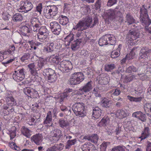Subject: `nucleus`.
Here are the masks:
<instances>
[{
	"mask_svg": "<svg viewBox=\"0 0 151 151\" xmlns=\"http://www.w3.org/2000/svg\"><path fill=\"white\" fill-rule=\"evenodd\" d=\"M92 21V18L88 17L79 21L73 28V29L78 31L76 34V37H81V35L82 33L81 32L88 28L90 26V24Z\"/></svg>",
	"mask_w": 151,
	"mask_h": 151,
	"instance_id": "1",
	"label": "nucleus"
},
{
	"mask_svg": "<svg viewBox=\"0 0 151 151\" xmlns=\"http://www.w3.org/2000/svg\"><path fill=\"white\" fill-rule=\"evenodd\" d=\"M58 8L55 5L48 6H45L43 10L44 16L47 19L51 18L58 19L59 17L58 14Z\"/></svg>",
	"mask_w": 151,
	"mask_h": 151,
	"instance_id": "2",
	"label": "nucleus"
},
{
	"mask_svg": "<svg viewBox=\"0 0 151 151\" xmlns=\"http://www.w3.org/2000/svg\"><path fill=\"white\" fill-rule=\"evenodd\" d=\"M139 59L140 65L142 66L147 65L148 61L151 60V49L146 47H143L141 50Z\"/></svg>",
	"mask_w": 151,
	"mask_h": 151,
	"instance_id": "3",
	"label": "nucleus"
},
{
	"mask_svg": "<svg viewBox=\"0 0 151 151\" xmlns=\"http://www.w3.org/2000/svg\"><path fill=\"white\" fill-rule=\"evenodd\" d=\"M140 20L143 25L148 26L151 24V20L149 17L147 9L143 5L139 10Z\"/></svg>",
	"mask_w": 151,
	"mask_h": 151,
	"instance_id": "4",
	"label": "nucleus"
},
{
	"mask_svg": "<svg viewBox=\"0 0 151 151\" xmlns=\"http://www.w3.org/2000/svg\"><path fill=\"white\" fill-rule=\"evenodd\" d=\"M116 39L112 35L106 34L100 38L99 43L100 46L109 44L111 45H114L116 42Z\"/></svg>",
	"mask_w": 151,
	"mask_h": 151,
	"instance_id": "5",
	"label": "nucleus"
},
{
	"mask_svg": "<svg viewBox=\"0 0 151 151\" xmlns=\"http://www.w3.org/2000/svg\"><path fill=\"white\" fill-rule=\"evenodd\" d=\"M116 8L114 9H110L107 13V18L110 20H116L122 22L123 20L122 13Z\"/></svg>",
	"mask_w": 151,
	"mask_h": 151,
	"instance_id": "6",
	"label": "nucleus"
},
{
	"mask_svg": "<svg viewBox=\"0 0 151 151\" xmlns=\"http://www.w3.org/2000/svg\"><path fill=\"white\" fill-rule=\"evenodd\" d=\"M84 79L83 73L81 72L75 73L73 74L69 80V84L74 85L79 84Z\"/></svg>",
	"mask_w": 151,
	"mask_h": 151,
	"instance_id": "7",
	"label": "nucleus"
},
{
	"mask_svg": "<svg viewBox=\"0 0 151 151\" xmlns=\"http://www.w3.org/2000/svg\"><path fill=\"white\" fill-rule=\"evenodd\" d=\"M72 110L75 114L79 117L84 116L85 115L84 106L83 103H76L73 105Z\"/></svg>",
	"mask_w": 151,
	"mask_h": 151,
	"instance_id": "8",
	"label": "nucleus"
},
{
	"mask_svg": "<svg viewBox=\"0 0 151 151\" xmlns=\"http://www.w3.org/2000/svg\"><path fill=\"white\" fill-rule=\"evenodd\" d=\"M140 34L138 30H130L127 35V40L131 45H133L134 43L133 41L139 38Z\"/></svg>",
	"mask_w": 151,
	"mask_h": 151,
	"instance_id": "9",
	"label": "nucleus"
},
{
	"mask_svg": "<svg viewBox=\"0 0 151 151\" xmlns=\"http://www.w3.org/2000/svg\"><path fill=\"white\" fill-rule=\"evenodd\" d=\"M140 34L138 30H130L127 35V40L131 45H133L134 43L133 41L139 38Z\"/></svg>",
	"mask_w": 151,
	"mask_h": 151,
	"instance_id": "10",
	"label": "nucleus"
},
{
	"mask_svg": "<svg viewBox=\"0 0 151 151\" xmlns=\"http://www.w3.org/2000/svg\"><path fill=\"white\" fill-rule=\"evenodd\" d=\"M32 4L27 1L22 0L20 1V6L18 9L19 12H27L30 11L33 8Z\"/></svg>",
	"mask_w": 151,
	"mask_h": 151,
	"instance_id": "11",
	"label": "nucleus"
},
{
	"mask_svg": "<svg viewBox=\"0 0 151 151\" xmlns=\"http://www.w3.org/2000/svg\"><path fill=\"white\" fill-rule=\"evenodd\" d=\"M58 67L63 72L67 73L70 71L73 66L70 62L63 61L59 64Z\"/></svg>",
	"mask_w": 151,
	"mask_h": 151,
	"instance_id": "12",
	"label": "nucleus"
},
{
	"mask_svg": "<svg viewBox=\"0 0 151 151\" xmlns=\"http://www.w3.org/2000/svg\"><path fill=\"white\" fill-rule=\"evenodd\" d=\"M92 82L89 81L81 87L78 91L76 93V94L81 95L85 93L90 91L92 88Z\"/></svg>",
	"mask_w": 151,
	"mask_h": 151,
	"instance_id": "13",
	"label": "nucleus"
},
{
	"mask_svg": "<svg viewBox=\"0 0 151 151\" xmlns=\"http://www.w3.org/2000/svg\"><path fill=\"white\" fill-rule=\"evenodd\" d=\"M50 28L53 33L56 35H59L61 30V27L58 22H52L50 23Z\"/></svg>",
	"mask_w": 151,
	"mask_h": 151,
	"instance_id": "14",
	"label": "nucleus"
},
{
	"mask_svg": "<svg viewBox=\"0 0 151 151\" xmlns=\"http://www.w3.org/2000/svg\"><path fill=\"white\" fill-rule=\"evenodd\" d=\"M31 29L34 32L38 31L41 24L38 19L36 18H32L31 20Z\"/></svg>",
	"mask_w": 151,
	"mask_h": 151,
	"instance_id": "15",
	"label": "nucleus"
},
{
	"mask_svg": "<svg viewBox=\"0 0 151 151\" xmlns=\"http://www.w3.org/2000/svg\"><path fill=\"white\" fill-rule=\"evenodd\" d=\"M23 91L26 95L31 98H36L38 96L37 91L33 88L26 87L24 88Z\"/></svg>",
	"mask_w": 151,
	"mask_h": 151,
	"instance_id": "16",
	"label": "nucleus"
},
{
	"mask_svg": "<svg viewBox=\"0 0 151 151\" xmlns=\"http://www.w3.org/2000/svg\"><path fill=\"white\" fill-rule=\"evenodd\" d=\"M27 67L29 69V71L30 73L32 76H34L35 78L39 76V74L37 72L38 70H37V68L35 66L34 63L29 64L28 65Z\"/></svg>",
	"mask_w": 151,
	"mask_h": 151,
	"instance_id": "17",
	"label": "nucleus"
},
{
	"mask_svg": "<svg viewBox=\"0 0 151 151\" xmlns=\"http://www.w3.org/2000/svg\"><path fill=\"white\" fill-rule=\"evenodd\" d=\"M130 115L129 111L126 109H119L117 110L116 115L120 119L126 117Z\"/></svg>",
	"mask_w": 151,
	"mask_h": 151,
	"instance_id": "18",
	"label": "nucleus"
},
{
	"mask_svg": "<svg viewBox=\"0 0 151 151\" xmlns=\"http://www.w3.org/2000/svg\"><path fill=\"white\" fill-rule=\"evenodd\" d=\"M12 104H4L3 106V112L6 115H8L14 111V106Z\"/></svg>",
	"mask_w": 151,
	"mask_h": 151,
	"instance_id": "19",
	"label": "nucleus"
},
{
	"mask_svg": "<svg viewBox=\"0 0 151 151\" xmlns=\"http://www.w3.org/2000/svg\"><path fill=\"white\" fill-rule=\"evenodd\" d=\"M132 116L138 119L143 122L146 121L145 114L141 111H137L133 113Z\"/></svg>",
	"mask_w": 151,
	"mask_h": 151,
	"instance_id": "20",
	"label": "nucleus"
},
{
	"mask_svg": "<svg viewBox=\"0 0 151 151\" xmlns=\"http://www.w3.org/2000/svg\"><path fill=\"white\" fill-rule=\"evenodd\" d=\"M93 113L92 116L95 119H98L101 116V110L98 106H94L92 107Z\"/></svg>",
	"mask_w": 151,
	"mask_h": 151,
	"instance_id": "21",
	"label": "nucleus"
},
{
	"mask_svg": "<svg viewBox=\"0 0 151 151\" xmlns=\"http://www.w3.org/2000/svg\"><path fill=\"white\" fill-rule=\"evenodd\" d=\"M42 138V135L41 134H38L32 136L31 137V139L36 145H39L41 143Z\"/></svg>",
	"mask_w": 151,
	"mask_h": 151,
	"instance_id": "22",
	"label": "nucleus"
},
{
	"mask_svg": "<svg viewBox=\"0 0 151 151\" xmlns=\"http://www.w3.org/2000/svg\"><path fill=\"white\" fill-rule=\"evenodd\" d=\"M99 138L97 134H93L89 136H84L83 139H87L94 144L97 142Z\"/></svg>",
	"mask_w": 151,
	"mask_h": 151,
	"instance_id": "23",
	"label": "nucleus"
},
{
	"mask_svg": "<svg viewBox=\"0 0 151 151\" xmlns=\"http://www.w3.org/2000/svg\"><path fill=\"white\" fill-rule=\"evenodd\" d=\"M101 104L103 107L107 109L110 108L111 106V101L109 100L105 97L101 98Z\"/></svg>",
	"mask_w": 151,
	"mask_h": 151,
	"instance_id": "24",
	"label": "nucleus"
},
{
	"mask_svg": "<svg viewBox=\"0 0 151 151\" xmlns=\"http://www.w3.org/2000/svg\"><path fill=\"white\" fill-rule=\"evenodd\" d=\"M149 128L148 127H145L144 128V130L142 132L141 135L139 137L142 140L147 138L150 134Z\"/></svg>",
	"mask_w": 151,
	"mask_h": 151,
	"instance_id": "25",
	"label": "nucleus"
},
{
	"mask_svg": "<svg viewBox=\"0 0 151 151\" xmlns=\"http://www.w3.org/2000/svg\"><path fill=\"white\" fill-rule=\"evenodd\" d=\"M72 89H66L64 90V93L61 94L60 97L59 99L60 103L65 98L67 99L70 95V93L72 91Z\"/></svg>",
	"mask_w": 151,
	"mask_h": 151,
	"instance_id": "26",
	"label": "nucleus"
},
{
	"mask_svg": "<svg viewBox=\"0 0 151 151\" xmlns=\"http://www.w3.org/2000/svg\"><path fill=\"white\" fill-rule=\"evenodd\" d=\"M125 22L127 23L128 25H130L135 22V19L129 13H127L126 14Z\"/></svg>",
	"mask_w": 151,
	"mask_h": 151,
	"instance_id": "27",
	"label": "nucleus"
},
{
	"mask_svg": "<svg viewBox=\"0 0 151 151\" xmlns=\"http://www.w3.org/2000/svg\"><path fill=\"white\" fill-rule=\"evenodd\" d=\"M81 42V38L77 39L71 42V47L73 50H76L78 47L79 45Z\"/></svg>",
	"mask_w": 151,
	"mask_h": 151,
	"instance_id": "28",
	"label": "nucleus"
},
{
	"mask_svg": "<svg viewBox=\"0 0 151 151\" xmlns=\"http://www.w3.org/2000/svg\"><path fill=\"white\" fill-rule=\"evenodd\" d=\"M49 35V33L46 34L37 33V36L39 41L41 42H45L47 40V39Z\"/></svg>",
	"mask_w": 151,
	"mask_h": 151,
	"instance_id": "29",
	"label": "nucleus"
},
{
	"mask_svg": "<svg viewBox=\"0 0 151 151\" xmlns=\"http://www.w3.org/2000/svg\"><path fill=\"white\" fill-rule=\"evenodd\" d=\"M43 123L44 124H52V115L51 111H49L47 113L46 119L44 121Z\"/></svg>",
	"mask_w": 151,
	"mask_h": 151,
	"instance_id": "30",
	"label": "nucleus"
},
{
	"mask_svg": "<svg viewBox=\"0 0 151 151\" xmlns=\"http://www.w3.org/2000/svg\"><path fill=\"white\" fill-rule=\"evenodd\" d=\"M29 27L27 26H23L21 27L20 31L21 32L22 34L24 36H26L27 34L30 32V30Z\"/></svg>",
	"mask_w": 151,
	"mask_h": 151,
	"instance_id": "31",
	"label": "nucleus"
},
{
	"mask_svg": "<svg viewBox=\"0 0 151 151\" xmlns=\"http://www.w3.org/2000/svg\"><path fill=\"white\" fill-rule=\"evenodd\" d=\"M109 122V119L107 116H104L98 124L100 127L105 126Z\"/></svg>",
	"mask_w": 151,
	"mask_h": 151,
	"instance_id": "32",
	"label": "nucleus"
},
{
	"mask_svg": "<svg viewBox=\"0 0 151 151\" xmlns=\"http://www.w3.org/2000/svg\"><path fill=\"white\" fill-rule=\"evenodd\" d=\"M58 123L59 126L63 128H65L69 125V123L68 121L63 118L60 119L59 120Z\"/></svg>",
	"mask_w": 151,
	"mask_h": 151,
	"instance_id": "33",
	"label": "nucleus"
},
{
	"mask_svg": "<svg viewBox=\"0 0 151 151\" xmlns=\"http://www.w3.org/2000/svg\"><path fill=\"white\" fill-rule=\"evenodd\" d=\"M122 46V45L120 44L118 47L116 51H113L111 54V57L112 58H115L118 57L120 54V51L121 48Z\"/></svg>",
	"mask_w": 151,
	"mask_h": 151,
	"instance_id": "34",
	"label": "nucleus"
},
{
	"mask_svg": "<svg viewBox=\"0 0 151 151\" xmlns=\"http://www.w3.org/2000/svg\"><path fill=\"white\" fill-rule=\"evenodd\" d=\"M22 134L28 138H29L31 134V131L28 129L24 126L21 129Z\"/></svg>",
	"mask_w": 151,
	"mask_h": 151,
	"instance_id": "35",
	"label": "nucleus"
},
{
	"mask_svg": "<svg viewBox=\"0 0 151 151\" xmlns=\"http://www.w3.org/2000/svg\"><path fill=\"white\" fill-rule=\"evenodd\" d=\"M115 68L116 66L113 63L106 64L104 65L105 70L108 72H111Z\"/></svg>",
	"mask_w": 151,
	"mask_h": 151,
	"instance_id": "36",
	"label": "nucleus"
},
{
	"mask_svg": "<svg viewBox=\"0 0 151 151\" xmlns=\"http://www.w3.org/2000/svg\"><path fill=\"white\" fill-rule=\"evenodd\" d=\"M55 73V71L51 68H46L43 71V75L44 76L48 77Z\"/></svg>",
	"mask_w": 151,
	"mask_h": 151,
	"instance_id": "37",
	"label": "nucleus"
},
{
	"mask_svg": "<svg viewBox=\"0 0 151 151\" xmlns=\"http://www.w3.org/2000/svg\"><path fill=\"white\" fill-rule=\"evenodd\" d=\"M21 76L18 73L17 71H14L12 75L13 79L17 82H19L22 81L24 79L22 77H21Z\"/></svg>",
	"mask_w": 151,
	"mask_h": 151,
	"instance_id": "38",
	"label": "nucleus"
},
{
	"mask_svg": "<svg viewBox=\"0 0 151 151\" xmlns=\"http://www.w3.org/2000/svg\"><path fill=\"white\" fill-rule=\"evenodd\" d=\"M5 99L7 104H12L13 105H16L17 104L16 101L12 97V96L6 98Z\"/></svg>",
	"mask_w": 151,
	"mask_h": 151,
	"instance_id": "39",
	"label": "nucleus"
},
{
	"mask_svg": "<svg viewBox=\"0 0 151 151\" xmlns=\"http://www.w3.org/2000/svg\"><path fill=\"white\" fill-rule=\"evenodd\" d=\"M22 16L21 14L19 13L15 14L12 17V19L14 22H19L22 21Z\"/></svg>",
	"mask_w": 151,
	"mask_h": 151,
	"instance_id": "40",
	"label": "nucleus"
},
{
	"mask_svg": "<svg viewBox=\"0 0 151 151\" xmlns=\"http://www.w3.org/2000/svg\"><path fill=\"white\" fill-rule=\"evenodd\" d=\"M59 17L60 18L59 22L63 25H66L68 22V19L67 17L61 15Z\"/></svg>",
	"mask_w": 151,
	"mask_h": 151,
	"instance_id": "41",
	"label": "nucleus"
},
{
	"mask_svg": "<svg viewBox=\"0 0 151 151\" xmlns=\"http://www.w3.org/2000/svg\"><path fill=\"white\" fill-rule=\"evenodd\" d=\"M76 139L68 140L65 146L66 149H69L72 145H74L76 143Z\"/></svg>",
	"mask_w": 151,
	"mask_h": 151,
	"instance_id": "42",
	"label": "nucleus"
},
{
	"mask_svg": "<svg viewBox=\"0 0 151 151\" xmlns=\"http://www.w3.org/2000/svg\"><path fill=\"white\" fill-rule=\"evenodd\" d=\"M54 43L52 42L48 44L47 47L44 49L47 52L53 51L54 50Z\"/></svg>",
	"mask_w": 151,
	"mask_h": 151,
	"instance_id": "43",
	"label": "nucleus"
},
{
	"mask_svg": "<svg viewBox=\"0 0 151 151\" xmlns=\"http://www.w3.org/2000/svg\"><path fill=\"white\" fill-rule=\"evenodd\" d=\"M137 69L133 65L127 68L126 70V72L128 73H133L134 72H136Z\"/></svg>",
	"mask_w": 151,
	"mask_h": 151,
	"instance_id": "44",
	"label": "nucleus"
},
{
	"mask_svg": "<svg viewBox=\"0 0 151 151\" xmlns=\"http://www.w3.org/2000/svg\"><path fill=\"white\" fill-rule=\"evenodd\" d=\"M51 61L53 63L56 64H58L60 62V57L57 55H53L51 57Z\"/></svg>",
	"mask_w": 151,
	"mask_h": 151,
	"instance_id": "45",
	"label": "nucleus"
},
{
	"mask_svg": "<svg viewBox=\"0 0 151 151\" xmlns=\"http://www.w3.org/2000/svg\"><path fill=\"white\" fill-rule=\"evenodd\" d=\"M30 49H33L34 50H35L34 51V52L37 55H39L41 54V52L39 49L38 47L37 46H36V44H34L33 45H31L30 46Z\"/></svg>",
	"mask_w": 151,
	"mask_h": 151,
	"instance_id": "46",
	"label": "nucleus"
},
{
	"mask_svg": "<svg viewBox=\"0 0 151 151\" xmlns=\"http://www.w3.org/2000/svg\"><path fill=\"white\" fill-rule=\"evenodd\" d=\"M128 99L131 101H135L136 102H139L142 100V97L140 96L138 97H134L132 96H128Z\"/></svg>",
	"mask_w": 151,
	"mask_h": 151,
	"instance_id": "47",
	"label": "nucleus"
},
{
	"mask_svg": "<svg viewBox=\"0 0 151 151\" xmlns=\"http://www.w3.org/2000/svg\"><path fill=\"white\" fill-rule=\"evenodd\" d=\"M48 80L49 82L53 83L57 79L56 74L55 73L47 77Z\"/></svg>",
	"mask_w": 151,
	"mask_h": 151,
	"instance_id": "48",
	"label": "nucleus"
},
{
	"mask_svg": "<svg viewBox=\"0 0 151 151\" xmlns=\"http://www.w3.org/2000/svg\"><path fill=\"white\" fill-rule=\"evenodd\" d=\"M89 9L90 7L89 6L83 5V6L81 7L80 10L84 14H86L88 12Z\"/></svg>",
	"mask_w": 151,
	"mask_h": 151,
	"instance_id": "49",
	"label": "nucleus"
},
{
	"mask_svg": "<svg viewBox=\"0 0 151 151\" xmlns=\"http://www.w3.org/2000/svg\"><path fill=\"white\" fill-rule=\"evenodd\" d=\"M65 39L68 41L67 45H69L71 42L74 39V35L70 33L66 36Z\"/></svg>",
	"mask_w": 151,
	"mask_h": 151,
	"instance_id": "50",
	"label": "nucleus"
},
{
	"mask_svg": "<svg viewBox=\"0 0 151 151\" xmlns=\"http://www.w3.org/2000/svg\"><path fill=\"white\" fill-rule=\"evenodd\" d=\"M111 151H125V147L124 146H119L113 148Z\"/></svg>",
	"mask_w": 151,
	"mask_h": 151,
	"instance_id": "51",
	"label": "nucleus"
},
{
	"mask_svg": "<svg viewBox=\"0 0 151 151\" xmlns=\"http://www.w3.org/2000/svg\"><path fill=\"white\" fill-rule=\"evenodd\" d=\"M53 133H54V135L58 137H59L60 138L63 135L62 134L61 131L59 129H55L53 131Z\"/></svg>",
	"mask_w": 151,
	"mask_h": 151,
	"instance_id": "52",
	"label": "nucleus"
},
{
	"mask_svg": "<svg viewBox=\"0 0 151 151\" xmlns=\"http://www.w3.org/2000/svg\"><path fill=\"white\" fill-rule=\"evenodd\" d=\"M133 49H132L129 55H126V58L129 60L132 59L134 56L135 55V52Z\"/></svg>",
	"mask_w": 151,
	"mask_h": 151,
	"instance_id": "53",
	"label": "nucleus"
},
{
	"mask_svg": "<svg viewBox=\"0 0 151 151\" xmlns=\"http://www.w3.org/2000/svg\"><path fill=\"white\" fill-rule=\"evenodd\" d=\"M30 56V54L28 53H25L21 58V61L24 62L26 60L28 59Z\"/></svg>",
	"mask_w": 151,
	"mask_h": 151,
	"instance_id": "54",
	"label": "nucleus"
},
{
	"mask_svg": "<svg viewBox=\"0 0 151 151\" xmlns=\"http://www.w3.org/2000/svg\"><path fill=\"white\" fill-rule=\"evenodd\" d=\"M17 72L19 73L21 77H22L24 78H25V75L26 74V70L23 68H22L18 70Z\"/></svg>",
	"mask_w": 151,
	"mask_h": 151,
	"instance_id": "55",
	"label": "nucleus"
},
{
	"mask_svg": "<svg viewBox=\"0 0 151 151\" xmlns=\"http://www.w3.org/2000/svg\"><path fill=\"white\" fill-rule=\"evenodd\" d=\"M38 31L39 32L38 33L46 34V33H48L47 30L44 26L40 27Z\"/></svg>",
	"mask_w": 151,
	"mask_h": 151,
	"instance_id": "56",
	"label": "nucleus"
},
{
	"mask_svg": "<svg viewBox=\"0 0 151 151\" xmlns=\"http://www.w3.org/2000/svg\"><path fill=\"white\" fill-rule=\"evenodd\" d=\"M110 143L109 142H104L101 145V149L102 151H105L107 146L109 145Z\"/></svg>",
	"mask_w": 151,
	"mask_h": 151,
	"instance_id": "57",
	"label": "nucleus"
},
{
	"mask_svg": "<svg viewBox=\"0 0 151 151\" xmlns=\"http://www.w3.org/2000/svg\"><path fill=\"white\" fill-rule=\"evenodd\" d=\"M117 0H108L107 6L108 7H111L117 3Z\"/></svg>",
	"mask_w": 151,
	"mask_h": 151,
	"instance_id": "58",
	"label": "nucleus"
},
{
	"mask_svg": "<svg viewBox=\"0 0 151 151\" xmlns=\"http://www.w3.org/2000/svg\"><path fill=\"white\" fill-rule=\"evenodd\" d=\"M91 144L88 143H85L82 146L81 148L83 151L86 150L89 151V149L91 147L90 146Z\"/></svg>",
	"mask_w": 151,
	"mask_h": 151,
	"instance_id": "59",
	"label": "nucleus"
},
{
	"mask_svg": "<svg viewBox=\"0 0 151 151\" xmlns=\"http://www.w3.org/2000/svg\"><path fill=\"white\" fill-rule=\"evenodd\" d=\"M45 66V64L43 63V61H39L37 63V68H39L38 70L43 68Z\"/></svg>",
	"mask_w": 151,
	"mask_h": 151,
	"instance_id": "60",
	"label": "nucleus"
},
{
	"mask_svg": "<svg viewBox=\"0 0 151 151\" xmlns=\"http://www.w3.org/2000/svg\"><path fill=\"white\" fill-rule=\"evenodd\" d=\"M57 146L58 144H55L53 146L48 148L46 151H56L57 150L58 148Z\"/></svg>",
	"mask_w": 151,
	"mask_h": 151,
	"instance_id": "61",
	"label": "nucleus"
},
{
	"mask_svg": "<svg viewBox=\"0 0 151 151\" xmlns=\"http://www.w3.org/2000/svg\"><path fill=\"white\" fill-rule=\"evenodd\" d=\"M42 9V5L41 3H39L36 7V10L40 14H41Z\"/></svg>",
	"mask_w": 151,
	"mask_h": 151,
	"instance_id": "62",
	"label": "nucleus"
},
{
	"mask_svg": "<svg viewBox=\"0 0 151 151\" xmlns=\"http://www.w3.org/2000/svg\"><path fill=\"white\" fill-rule=\"evenodd\" d=\"M60 138L59 137H58L53 135L50 140L53 142L55 143L58 141Z\"/></svg>",
	"mask_w": 151,
	"mask_h": 151,
	"instance_id": "63",
	"label": "nucleus"
},
{
	"mask_svg": "<svg viewBox=\"0 0 151 151\" xmlns=\"http://www.w3.org/2000/svg\"><path fill=\"white\" fill-rule=\"evenodd\" d=\"M15 50V47L14 45H12L10 47V48L8 50V53L9 54H12V53Z\"/></svg>",
	"mask_w": 151,
	"mask_h": 151,
	"instance_id": "64",
	"label": "nucleus"
}]
</instances>
